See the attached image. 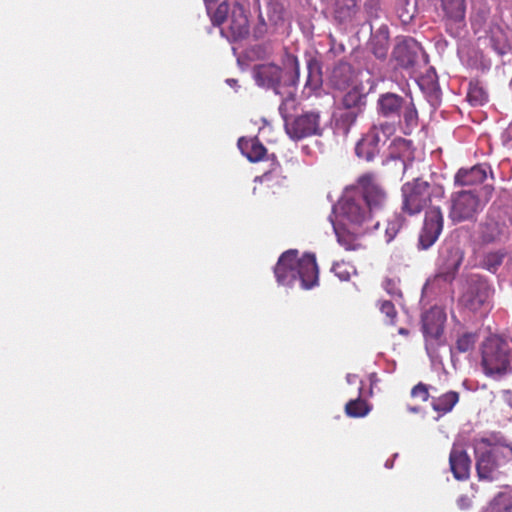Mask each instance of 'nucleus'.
<instances>
[{"instance_id": "obj_1", "label": "nucleus", "mask_w": 512, "mask_h": 512, "mask_svg": "<svg viewBox=\"0 0 512 512\" xmlns=\"http://www.w3.org/2000/svg\"><path fill=\"white\" fill-rule=\"evenodd\" d=\"M256 83L264 88L272 89L283 99V104L294 101L299 80V61L297 57L288 55L282 66L274 63L258 64L253 68Z\"/></svg>"}, {"instance_id": "obj_2", "label": "nucleus", "mask_w": 512, "mask_h": 512, "mask_svg": "<svg viewBox=\"0 0 512 512\" xmlns=\"http://www.w3.org/2000/svg\"><path fill=\"white\" fill-rule=\"evenodd\" d=\"M274 274L280 285L292 286L299 280L304 289L314 287L319 280L315 255L304 254L298 257L297 250L282 253L274 268Z\"/></svg>"}, {"instance_id": "obj_3", "label": "nucleus", "mask_w": 512, "mask_h": 512, "mask_svg": "<svg viewBox=\"0 0 512 512\" xmlns=\"http://www.w3.org/2000/svg\"><path fill=\"white\" fill-rule=\"evenodd\" d=\"M248 13L247 0H222L209 16L214 26L226 23L221 34L234 42L245 39L250 33Z\"/></svg>"}, {"instance_id": "obj_4", "label": "nucleus", "mask_w": 512, "mask_h": 512, "mask_svg": "<svg viewBox=\"0 0 512 512\" xmlns=\"http://www.w3.org/2000/svg\"><path fill=\"white\" fill-rule=\"evenodd\" d=\"M511 343L499 336H491L482 346L481 364L484 373L494 379H500L512 372Z\"/></svg>"}, {"instance_id": "obj_5", "label": "nucleus", "mask_w": 512, "mask_h": 512, "mask_svg": "<svg viewBox=\"0 0 512 512\" xmlns=\"http://www.w3.org/2000/svg\"><path fill=\"white\" fill-rule=\"evenodd\" d=\"M402 211L410 216L419 214L432 199H442L444 188L441 185L429 183L417 178L406 183L402 188Z\"/></svg>"}, {"instance_id": "obj_6", "label": "nucleus", "mask_w": 512, "mask_h": 512, "mask_svg": "<svg viewBox=\"0 0 512 512\" xmlns=\"http://www.w3.org/2000/svg\"><path fill=\"white\" fill-rule=\"evenodd\" d=\"M486 198L483 200L475 190H461L451 194L449 218L454 223L474 221L477 215L482 212L488 198H490L493 187H484Z\"/></svg>"}, {"instance_id": "obj_7", "label": "nucleus", "mask_w": 512, "mask_h": 512, "mask_svg": "<svg viewBox=\"0 0 512 512\" xmlns=\"http://www.w3.org/2000/svg\"><path fill=\"white\" fill-rule=\"evenodd\" d=\"M338 209L341 219L352 226H365V229L378 228L379 222L372 224L374 215L353 187L348 189L341 198Z\"/></svg>"}, {"instance_id": "obj_8", "label": "nucleus", "mask_w": 512, "mask_h": 512, "mask_svg": "<svg viewBox=\"0 0 512 512\" xmlns=\"http://www.w3.org/2000/svg\"><path fill=\"white\" fill-rule=\"evenodd\" d=\"M493 293L494 289L485 277L471 274L462 285L459 302L468 310L476 312L489 307Z\"/></svg>"}, {"instance_id": "obj_9", "label": "nucleus", "mask_w": 512, "mask_h": 512, "mask_svg": "<svg viewBox=\"0 0 512 512\" xmlns=\"http://www.w3.org/2000/svg\"><path fill=\"white\" fill-rule=\"evenodd\" d=\"M447 316L440 307H432L421 319V331L425 340V349L430 357H436L438 349L446 344L444 334Z\"/></svg>"}, {"instance_id": "obj_10", "label": "nucleus", "mask_w": 512, "mask_h": 512, "mask_svg": "<svg viewBox=\"0 0 512 512\" xmlns=\"http://www.w3.org/2000/svg\"><path fill=\"white\" fill-rule=\"evenodd\" d=\"M353 188L374 216L388 207V192L374 173L367 172L359 176Z\"/></svg>"}, {"instance_id": "obj_11", "label": "nucleus", "mask_w": 512, "mask_h": 512, "mask_svg": "<svg viewBox=\"0 0 512 512\" xmlns=\"http://www.w3.org/2000/svg\"><path fill=\"white\" fill-rule=\"evenodd\" d=\"M394 133V127L389 123L373 125L357 142L356 155L366 161H372L379 154L381 145H384Z\"/></svg>"}, {"instance_id": "obj_12", "label": "nucleus", "mask_w": 512, "mask_h": 512, "mask_svg": "<svg viewBox=\"0 0 512 512\" xmlns=\"http://www.w3.org/2000/svg\"><path fill=\"white\" fill-rule=\"evenodd\" d=\"M508 451L501 446H493L476 456V471L479 480L495 481L499 477V467L508 461Z\"/></svg>"}, {"instance_id": "obj_13", "label": "nucleus", "mask_w": 512, "mask_h": 512, "mask_svg": "<svg viewBox=\"0 0 512 512\" xmlns=\"http://www.w3.org/2000/svg\"><path fill=\"white\" fill-rule=\"evenodd\" d=\"M444 225L443 214L438 206H432L425 212L423 226L419 232L418 247L430 248L439 238Z\"/></svg>"}, {"instance_id": "obj_14", "label": "nucleus", "mask_w": 512, "mask_h": 512, "mask_svg": "<svg viewBox=\"0 0 512 512\" xmlns=\"http://www.w3.org/2000/svg\"><path fill=\"white\" fill-rule=\"evenodd\" d=\"M286 131L294 140H300L312 135H320V115L316 112H306L286 123Z\"/></svg>"}, {"instance_id": "obj_15", "label": "nucleus", "mask_w": 512, "mask_h": 512, "mask_svg": "<svg viewBox=\"0 0 512 512\" xmlns=\"http://www.w3.org/2000/svg\"><path fill=\"white\" fill-rule=\"evenodd\" d=\"M421 47L413 38L404 39L396 44L393 57L402 68H412L416 65Z\"/></svg>"}, {"instance_id": "obj_16", "label": "nucleus", "mask_w": 512, "mask_h": 512, "mask_svg": "<svg viewBox=\"0 0 512 512\" xmlns=\"http://www.w3.org/2000/svg\"><path fill=\"white\" fill-rule=\"evenodd\" d=\"M488 172L492 173L487 164H477L470 168H460L454 176L455 186H477L482 184Z\"/></svg>"}, {"instance_id": "obj_17", "label": "nucleus", "mask_w": 512, "mask_h": 512, "mask_svg": "<svg viewBox=\"0 0 512 512\" xmlns=\"http://www.w3.org/2000/svg\"><path fill=\"white\" fill-rule=\"evenodd\" d=\"M449 464L455 479L466 480L469 478L471 459L461 446L453 445L449 455Z\"/></svg>"}, {"instance_id": "obj_18", "label": "nucleus", "mask_w": 512, "mask_h": 512, "mask_svg": "<svg viewBox=\"0 0 512 512\" xmlns=\"http://www.w3.org/2000/svg\"><path fill=\"white\" fill-rule=\"evenodd\" d=\"M355 71L353 67L347 63L340 61L332 69L329 76L330 85L337 90L344 91L354 84Z\"/></svg>"}, {"instance_id": "obj_19", "label": "nucleus", "mask_w": 512, "mask_h": 512, "mask_svg": "<svg viewBox=\"0 0 512 512\" xmlns=\"http://www.w3.org/2000/svg\"><path fill=\"white\" fill-rule=\"evenodd\" d=\"M405 102L406 99L398 94L383 93L377 100V111L386 118L399 117Z\"/></svg>"}, {"instance_id": "obj_20", "label": "nucleus", "mask_w": 512, "mask_h": 512, "mask_svg": "<svg viewBox=\"0 0 512 512\" xmlns=\"http://www.w3.org/2000/svg\"><path fill=\"white\" fill-rule=\"evenodd\" d=\"M463 251L456 244H446L440 253L443 273L454 274L462 264Z\"/></svg>"}, {"instance_id": "obj_21", "label": "nucleus", "mask_w": 512, "mask_h": 512, "mask_svg": "<svg viewBox=\"0 0 512 512\" xmlns=\"http://www.w3.org/2000/svg\"><path fill=\"white\" fill-rule=\"evenodd\" d=\"M441 6L447 29H451L453 25L464 23L466 10L464 0H441Z\"/></svg>"}, {"instance_id": "obj_22", "label": "nucleus", "mask_w": 512, "mask_h": 512, "mask_svg": "<svg viewBox=\"0 0 512 512\" xmlns=\"http://www.w3.org/2000/svg\"><path fill=\"white\" fill-rule=\"evenodd\" d=\"M341 98L339 108L363 112L366 107L367 96L361 85H353Z\"/></svg>"}, {"instance_id": "obj_23", "label": "nucleus", "mask_w": 512, "mask_h": 512, "mask_svg": "<svg viewBox=\"0 0 512 512\" xmlns=\"http://www.w3.org/2000/svg\"><path fill=\"white\" fill-rule=\"evenodd\" d=\"M238 147L242 154L251 162H259L264 159L267 150L257 137L245 138L238 140Z\"/></svg>"}, {"instance_id": "obj_24", "label": "nucleus", "mask_w": 512, "mask_h": 512, "mask_svg": "<svg viewBox=\"0 0 512 512\" xmlns=\"http://www.w3.org/2000/svg\"><path fill=\"white\" fill-rule=\"evenodd\" d=\"M359 11L357 0H335L334 18L340 24L350 23Z\"/></svg>"}, {"instance_id": "obj_25", "label": "nucleus", "mask_w": 512, "mask_h": 512, "mask_svg": "<svg viewBox=\"0 0 512 512\" xmlns=\"http://www.w3.org/2000/svg\"><path fill=\"white\" fill-rule=\"evenodd\" d=\"M460 395L456 391H448L440 396H433L431 406L439 415H445L451 412L454 406L459 402Z\"/></svg>"}, {"instance_id": "obj_26", "label": "nucleus", "mask_w": 512, "mask_h": 512, "mask_svg": "<svg viewBox=\"0 0 512 512\" xmlns=\"http://www.w3.org/2000/svg\"><path fill=\"white\" fill-rule=\"evenodd\" d=\"M507 234V227L495 221L486 222L481 230V240L490 244L500 241Z\"/></svg>"}, {"instance_id": "obj_27", "label": "nucleus", "mask_w": 512, "mask_h": 512, "mask_svg": "<svg viewBox=\"0 0 512 512\" xmlns=\"http://www.w3.org/2000/svg\"><path fill=\"white\" fill-rule=\"evenodd\" d=\"M307 79L305 83V90H309V93L318 90L322 85V72L321 64L315 58L309 59L307 62Z\"/></svg>"}, {"instance_id": "obj_28", "label": "nucleus", "mask_w": 512, "mask_h": 512, "mask_svg": "<svg viewBox=\"0 0 512 512\" xmlns=\"http://www.w3.org/2000/svg\"><path fill=\"white\" fill-rule=\"evenodd\" d=\"M363 112L353 111L349 109L339 108V112L336 116L335 125L344 135H347L351 127L356 123L357 118Z\"/></svg>"}, {"instance_id": "obj_29", "label": "nucleus", "mask_w": 512, "mask_h": 512, "mask_svg": "<svg viewBox=\"0 0 512 512\" xmlns=\"http://www.w3.org/2000/svg\"><path fill=\"white\" fill-rule=\"evenodd\" d=\"M362 389H363V387L361 386L359 388L358 398L348 401L345 405V412L349 417H353V418L364 417L371 410V407L369 406V404L364 399L361 398Z\"/></svg>"}, {"instance_id": "obj_30", "label": "nucleus", "mask_w": 512, "mask_h": 512, "mask_svg": "<svg viewBox=\"0 0 512 512\" xmlns=\"http://www.w3.org/2000/svg\"><path fill=\"white\" fill-rule=\"evenodd\" d=\"M412 156L411 141L404 138H396L390 146V157L392 159H400L405 163L406 159Z\"/></svg>"}, {"instance_id": "obj_31", "label": "nucleus", "mask_w": 512, "mask_h": 512, "mask_svg": "<svg viewBox=\"0 0 512 512\" xmlns=\"http://www.w3.org/2000/svg\"><path fill=\"white\" fill-rule=\"evenodd\" d=\"M337 240L339 244L347 251H355L362 248L358 237L345 228L336 229Z\"/></svg>"}, {"instance_id": "obj_32", "label": "nucleus", "mask_w": 512, "mask_h": 512, "mask_svg": "<svg viewBox=\"0 0 512 512\" xmlns=\"http://www.w3.org/2000/svg\"><path fill=\"white\" fill-rule=\"evenodd\" d=\"M512 504L510 496L498 493L482 512H511Z\"/></svg>"}, {"instance_id": "obj_33", "label": "nucleus", "mask_w": 512, "mask_h": 512, "mask_svg": "<svg viewBox=\"0 0 512 512\" xmlns=\"http://www.w3.org/2000/svg\"><path fill=\"white\" fill-rule=\"evenodd\" d=\"M467 99L469 103L473 106L483 105L487 99V93L482 86H480L479 82L471 81L469 83Z\"/></svg>"}, {"instance_id": "obj_34", "label": "nucleus", "mask_w": 512, "mask_h": 512, "mask_svg": "<svg viewBox=\"0 0 512 512\" xmlns=\"http://www.w3.org/2000/svg\"><path fill=\"white\" fill-rule=\"evenodd\" d=\"M389 36L387 32L375 35L372 38V52L378 59H384L387 56L389 48Z\"/></svg>"}, {"instance_id": "obj_35", "label": "nucleus", "mask_w": 512, "mask_h": 512, "mask_svg": "<svg viewBox=\"0 0 512 512\" xmlns=\"http://www.w3.org/2000/svg\"><path fill=\"white\" fill-rule=\"evenodd\" d=\"M504 257L505 253L503 251L489 252L484 255L481 261V266L482 268L495 273L502 265Z\"/></svg>"}, {"instance_id": "obj_36", "label": "nucleus", "mask_w": 512, "mask_h": 512, "mask_svg": "<svg viewBox=\"0 0 512 512\" xmlns=\"http://www.w3.org/2000/svg\"><path fill=\"white\" fill-rule=\"evenodd\" d=\"M405 219L400 214H394L391 219L388 220L385 229V241L390 243L395 239L397 234L403 227Z\"/></svg>"}, {"instance_id": "obj_37", "label": "nucleus", "mask_w": 512, "mask_h": 512, "mask_svg": "<svg viewBox=\"0 0 512 512\" xmlns=\"http://www.w3.org/2000/svg\"><path fill=\"white\" fill-rule=\"evenodd\" d=\"M331 270L340 281H349L351 276L356 274L355 267L345 261L335 262Z\"/></svg>"}, {"instance_id": "obj_38", "label": "nucleus", "mask_w": 512, "mask_h": 512, "mask_svg": "<svg viewBox=\"0 0 512 512\" xmlns=\"http://www.w3.org/2000/svg\"><path fill=\"white\" fill-rule=\"evenodd\" d=\"M477 340V335L475 333H464L461 335L456 341V349L460 353H465L474 348V345Z\"/></svg>"}, {"instance_id": "obj_39", "label": "nucleus", "mask_w": 512, "mask_h": 512, "mask_svg": "<svg viewBox=\"0 0 512 512\" xmlns=\"http://www.w3.org/2000/svg\"><path fill=\"white\" fill-rule=\"evenodd\" d=\"M404 121L408 127H415L418 123V112L414 103L410 100L405 102L402 112Z\"/></svg>"}, {"instance_id": "obj_40", "label": "nucleus", "mask_w": 512, "mask_h": 512, "mask_svg": "<svg viewBox=\"0 0 512 512\" xmlns=\"http://www.w3.org/2000/svg\"><path fill=\"white\" fill-rule=\"evenodd\" d=\"M411 397L426 402L430 397L429 386L419 382L411 389Z\"/></svg>"}, {"instance_id": "obj_41", "label": "nucleus", "mask_w": 512, "mask_h": 512, "mask_svg": "<svg viewBox=\"0 0 512 512\" xmlns=\"http://www.w3.org/2000/svg\"><path fill=\"white\" fill-rule=\"evenodd\" d=\"M380 311L387 317V323L394 324L397 317V311L391 301L384 300L380 303Z\"/></svg>"}, {"instance_id": "obj_42", "label": "nucleus", "mask_w": 512, "mask_h": 512, "mask_svg": "<svg viewBox=\"0 0 512 512\" xmlns=\"http://www.w3.org/2000/svg\"><path fill=\"white\" fill-rule=\"evenodd\" d=\"M456 503L459 509L468 510L473 505V499L471 496L464 494L458 497Z\"/></svg>"}, {"instance_id": "obj_43", "label": "nucleus", "mask_w": 512, "mask_h": 512, "mask_svg": "<svg viewBox=\"0 0 512 512\" xmlns=\"http://www.w3.org/2000/svg\"><path fill=\"white\" fill-rule=\"evenodd\" d=\"M384 289L393 296H400L401 292L392 279H386L383 283Z\"/></svg>"}, {"instance_id": "obj_44", "label": "nucleus", "mask_w": 512, "mask_h": 512, "mask_svg": "<svg viewBox=\"0 0 512 512\" xmlns=\"http://www.w3.org/2000/svg\"><path fill=\"white\" fill-rule=\"evenodd\" d=\"M399 333H400V334H402V335H408V333H409V332H408V330H407V329H405V328H400V329H399Z\"/></svg>"}, {"instance_id": "obj_45", "label": "nucleus", "mask_w": 512, "mask_h": 512, "mask_svg": "<svg viewBox=\"0 0 512 512\" xmlns=\"http://www.w3.org/2000/svg\"><path fill=\"white\" fill-rule=\"evenodd\" d=\"M410 410H411L412 412H414V413L419 412V408H417V407L410 408Z\"/></svg>"}, {"instance_id": "obj_46", "label": "nucleus", "mask_w": 512, "mask_h": 512, "mask_svg": "<svg viewBox=\"0 0 512 512\" xmlns=\"http://www.w3.org/2000/svg\"><path fill=\"white\" fill-rule=\"evenodd\" d=\"M350 377H351V375H348V377H347V380H348L349 382H350V381H353V378H350Z\"/></svg>"}, {"instance_id": "obj_47", "label": "nucleus", "mask_w": 512, "mask_h": 512, "mask_svg": "<svg viewBox=\"0 0 512 512\" xmlns=\"http://www.w3.org/2000/svg\"><path fill=\"white\" fill-rule=\"evenodd\" d=\"M350 377H351V375H348V377H347V380H348L349 382H350V381H353V378H350Z\"/></svg>"}, {"instance_id": "obj_48", "label": "nucleus", "mask_w": 512, "mask_h": 512, "mask_svg": "<svg viewBox=\"0 0 512 512\" xmlns=\"http://www.w3.org/2000/svg\"><path fill=\"white\" fill-rule=\"evenodd\" d=\"M229 82H230V84H233V83H235V82H236V80H235V79H232V80H229Z\"/></svg>"}, {"instance_id": "obj_49", "label": "nucleus", "mask_w": 512, "mask_h": 512, "mask_svg": "<svg viewBox=\"0 0 512 512\" xmlns=\"http://www.w3.org/2000/svg\"><path fill=\"white\" fill-rule=\"evenodd\" d=\"M229 82H230V84H233V83H235V82H236V80H235V79H232V80H229Z\"/></svg>"}]
</instances>
